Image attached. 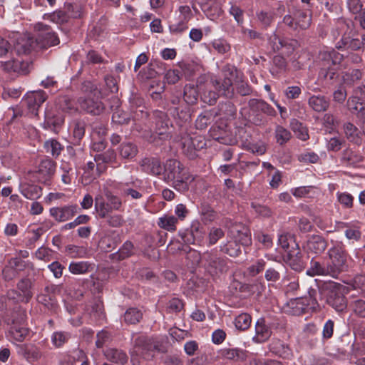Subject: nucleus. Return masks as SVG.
<instances>
[{
	"label": "nucleus",
	"mask_w": 365,
	"mask_h": 365,
	"mask_svg": "<svg viewBox=\"0 0 365 365\" xmlns=\"http://www.w3.org/2000/svg\"><path fill=\"white\" fill-rule=\"evenodd\" d=\"M133 245L130 241H126L116 253L118 259H123L133 255Z\"/></svg>",
	"instance_id": "052dcab7"
},
{
	"label": "nucleus",
	"mask_w": 365,
	"mask_h": 365,
	"mask_svg": "<svg viewBox=\"0 0 365 365\" xmlns=\"http://www.w3.org/2000/svg\"><path fill=\"white\" fill-rule=\"evenodd\" d=\"M154 114L156 118V130L153 138V142L158 145L159 141H165L170 138V132H168L169 120L164 112L155 111Z\"/></svg>",
	"instance_id": "4468645a"
},
{
	"label": "nucleus",
	"mask_w": 365,
	"mask_h": 365,
	"mask_svg": "<svg viewBox=\"0 0 365 365\" xmlns=\"http://www.w3.org/2000/svg\"><path fill=\"white\" fill-rule=\"evenodd\" d=\"M223 236L224 232L221 228L212 227L208 235L209 245H215Z\"/></svg>",
	"instance_id": "0e129e2a"
},
{
	"label": "nucleus",
	"mask_w": 365,
	"mask_h": 365,
	"mask_svg": "<svg viewBox=\"0 0 365 365\" xmlns=\"http://www.w3.org/2000/svg\"><path fill=\"white\" fill-rule=\"evenodd\" d=\"M52 226V223L50 221L44 222L41 226L36 229H31L28 230V241L27 245L32 246L34 243L39 240L41 235L49 230Z\"/></svg>",
	"instance_id": "c85d7f7f"
},
{
	"label": "nucleus",
	"mask_w": 365,
	"mask_h": 365,
	"mask_svg": "<svg viewBox=\"0 0 365 365\" xmlns=\"http://www.w3.org/2000/svg\"><path fill=\"white\" fill-rule=\"evenodd\" d=\"M341 161L346 166L356 167L363 161V157L352 150H345L342 153Z\"/></svg>",
	"instance_id": "473e14b6"
},
{
	"label": "nucleus",
	"mask_w": 365,
	"mask_h": 365,
	"mask_svg": "<svg viewBox=\"0 0 365 365\" xmlns=\"http://www.w3.org/2000/svg\"><path fill=\"white\" fill-rule=\"evenodd\" d=\"M201 258L205 262L207 271L213 277H220L228 271L227 259L216 252H206Z\"/></svg>",
	"instance_id": "0eeeda50"
},
{
	"label": "nucleus",
	"mask_w": 365,
	"mask_h": 365,
	"mask_svg": "<svg viewBox=\"0 0 365 365\" xmlns=\"http://www.w3.org/2000/svg\"><path fill=\"white\" fill-rule=\"evenodd\" d=\"M64 123V116L56 106H47L45 110L43 128L54 133H58Z\"/></svg>",
	"instance_id": "9b49d317"
},
{
	"label": "nucleus",
	"mask_w": 365,
	"mask_h": 365,
	"mask_svg": "<svg viewBox=\"0 0 365 365\" xmlns=\"http://www.w3.org/2000/svg\"><path fill=\"white\" fill-rule=\"evenodd\" d=\"M141 167L144 172L153 175H160L164 169L161 166L160 160L154 158L143 160Z\"/></svg>",
	"instance_id": "bb28decb"
},
{
	"label": "nucleus",
	"mask_w": 365,
	"mask_h": 365,
	"mask_svg": "<svg viewBox=\"0 0 365 365\" xmlns=\"http://www.w3.org/2000/svg\"><path fill=\"white\" fill-rule=\"evenodd\" d=\"M56 164L48 158L41 160L35 173V178L39 182L49 185L55 173Z\"/></svg>",
	"instance_id": "2eb2a0df"
},
{
	"label": "nucleus",
	"mask_w": 365,
	"mask_h": 365,
	"mask_svg": "<svg viewBox=\"0 0 365 365\" xmlns=\"http://www.w3.org/2000/svg\"><path fill=\"white\" fill-rule=\"evenodd\" d=\"M274 135L276 142L280 145L287 143L292 138L290 131L279 125L276 126Z\"/></svg>",
	"instance_id": "37998d69"
},
{
	"label": "nucleus",
	"mask_w": 365,
	"mask_h": 365,
	"mask_svg": "<svg viewBox=\"0 0 365 365\" xmlns=\"http://www.w3.org/2000/svg\"><path fill=\"white\" fill-rule=\"evenodd\" d=\"M45 148L53 157L58 158L63 149V146L56 140L51 139L45 142Z\"/></svg>",
	"instance_id": "49530a36"
},
{
	"label": "nucleus",
	"mask_w": 365,
	"mask_h": 365,
	"mask_svg": "<svg viewBox=\"0 0 365 365\" xmlns=\"http://www.w3.org/2000/svg\"><path fill=\"white\" fill-rule=\"evenodd\" d=\"M311 23V17L305 12L302 11H297L295 13V26L297 29H307Z\"/></svg>",
	"instance_id": "a18cd8bd"
},
{
	"label": "nucleus",
	"mask_w": 365,
	"mask_h": 365,
	"mask_svg": "<svg viewBox=\"0 0 365 365\" xmlns=\"http://www.w3.org/2000/svg\"><path fill=\"white\" fill-rule=\"evenodd\" d=\"M43 19L50 21L56 24H63L68 21V16L63 11L58 10L53 13L45 14L43 16Z\"/></svg>",
	"instance_id": "ea45409f"
},
{
	"label": "nucleus",
	"mask_w": 365,
	"mask_h": 365,
	"mask_svg": "<svg viewBox=\"0 0 365 365\" xmlns=\"http://www.w3.org/2000/svg\"><path fill=\"white\" fill-rule=\"evenodd\" d=\"M309 106L316 112L326 111L329 106V101L324 96L313 95L308 100Z\"/></svg>",
	"instance_id": "c756f323"
},
{
	"label": "nucleus",
	"mask_w": 365,
	"mask_h": 365,
	"mask_svg": "<svg viewBox=\"0 0 365 365\" xmlns=\"http://www.w3.org/2000/svg\"><path fill=\"white\" fill-rule=\"evenodd\" d=\"M119 153L123 158L132 159L136 156L138 148L132 143H123L119 148Z\"/></svg>",
	"instance_id": "e433bc0d"
},
{
	"label": "nucleus",
	"mask_w": 365,
	"mask_h": 365,
	"mask_svg": "<svg viewBox=\"0 0 365 365\" xmlns=\"http://www.w3.org/2000/svg\"><path fill=\"white\" fill-rule=\"evenodd\" d=\"M344 130L347 139L356 143L359 140V131L358 128L351 123H346L344 125Z\"/></svg>",
	"instance_id": "8fccbe9b"
},
{
	"label": "nucleus",
	"mask_w": 365,
	"mask_h": 365,
	"mask_svg": "<svg viewBox=\"0 0 365 365\" xmlns=\"http://www.w3.org/2000/svg\"><path fill=\"white\" fill-rule=\"evenodd\" d=\"M347 106L353 113H361L364 110L363 104L357 97L349 98L347 101Z\"/></svg>",
	"instance_id": "e2e57ef3"
},
{
	"label": "nucleus",
	"mask_w": 365,
	"mask_h": 365,
	"mask_svg": "<svg viewBox=\"0 0 365 365\" xmlns=\"http://www.w3.org/2000/svg\"><path fill=\"white\" fill-rule=\"evenodd\" d=\"M361 42H360L358 39L350 40L349 37H342L341 41H339L336 46L338 48H341L342 47L348 46V47L353 50H357L361 47Z\"/></svg>",
	"instance_id": "680f3d73"
},
{
	"label": "nucleus",
	"mask_w": 365,
	"mask_h": 365,
	"mask_svg": "<svg viewBox=\"0 0 365 365\" xmlns=\"http://www.w3.org/2000/svg\"><path fill=\"white\" fill-rule=\"evenodd\" d=\"M165 180L173 182V187L180 192H187L195 178L178 160L169 159L164 165Z\"/></svg>",
	"instance_id": "f257e3e1"
},
{
	"label": "nucleus",
	"mask_w": 365,
	"mask_h": 365,
	"mask_svg": "<svg viewBox=\"0 0 365 365\" xmlns=\"http://www.w3.org/2000/svg\"><path fill=\"white\" fill-rule=\"evenodd\" d=\"M198 93L194 85L188 84L184 88V99L188 104H195L197 100Z\"/></svg>",
	"instance_id": "5fc2aeb1"
},
{
	"label": "nucleus",
	"mask_w": 365,
	"mask_h": 365,
	"mask_svg": "<svg viewBox=\"0 0 365 365\" xmlns=\"http://www.w3.org/2000/svg\"><path fill=\"white\" fill-rule=\"evenodd\" d=\"M309 299L297 298L289 300L284 307L285 312L292 315H300L309 309Z\"/></svg>",
	"instance_id": "412c9836"
},
{
	"label": "nucleus",
	"mask_w": 365,
	"mask_h": 365,
	"mask_svg": "<svg viewBox=\"0 0 365 365\" xmlns=\"http://www.w3.org/2000/svg\"><path fill=\"white\" fill-rule=\"evenodd\" d=\"M291 128L299 139L305 141L309 138L307 128L297 120L293 119L291 121Z\"/></svg>",
	"instance_id": "79ce46f5"
},
{
	"label": "nucleus",
	"mask_w": 365,
	"mask_h": 365,
	"mask_svg": "<svg viewBox=\"0 0 365 365\" xmlns=\"http://www.w3.org/2000/svg\"><path fill=\"white\" fill-rule=\"evenodd\" d=\"M107 185H103L102 193L95 196V210L101 218H106L114 211H120L123 207L122 200L113 194Z\"/></svg>",
	"instance_id": "f03ea898"
},
{
	"label": "nucleus",
	"mask_w": 365,
	"mask_h": 365,
	"mask_svg": "<svg viewBox=\"0 0 365 365\" xmlns=\"http://www.w3.org/2000/svg\"><path fill=\"white\" fill-rule=\"evenodd\" d=\"M69 130L73 143L78 144L85 135L86 124L81 120H74L70 124Z\"/></svg>",
	"instance_id": "7c9ffc66"
},
{
	"label": "nucleus",
	"mask_w": 365,
	"mask_h": 365,
	"mask_svg": "<svg viewBox=\"0 0 365 365\" xmlns=\"http://www.w3.org/2000/svg\"><path fill=\"white\" fill-rule=\"evenodd\" d=\"M251 206L255 212L261 217H269L272 215L271 210L267 206L256 202H252Z\"/></svg>",
	"instance_id": "774afa93"
},
{
	"label": "nucleus",
	"mask_w": 365,
	"mask_h": 365,
	"mask_svg": "<svg viewBox=\"0 0 365 365\" xmlns=\"http://www.w3.org/2000/svg\"><path fill=\"white\" fill-rule=\"evenodd\" d=\"M116 155L113 149H108L106 151L98 153L94 156V160L96 163V172L100 175L106 169L105 164H108L115 160Z\"/></svg>",
	"instance_id": "4be33fe9"
},
{
	"label": "nucleus",
	"mask_w": 365,
	"mask_h": 365,
	"mask_svg": "<svg viewBox=\"0 0 365 365\" xmlns=\"http://www.w3.org/2000/svg\"><path fill=\"white\" fill-rule=\"evenodd\" d=\"M91 264L88 262H72L68 269L73 274H83L88 272Z\"/></svg>",
	"instance_id": "3c124183"
},
{
	"label": "nucleus",
	"mask_w": 365,
	"mask_h": 365,
	"mask_svg": "<svg viewBox=\"0 0 365 365\" xmlns=\"http://www.w3.org/2000/svg\"><path fill=\"white\" fill-rule=\"evenodd\" d=\"M105 356L108 361L121 365L125 364L128 360L125 353L116 349H107Z\"/></svg>",
	"instance_id": "f704fd0d"
},
{
	"label": "nucleus",
	"mask_w": 365,
	"mask_h": 365,
	"mask_svg": "<svg viewBox=\"0 0 365 365\" xmlns=\"http://www.w3.org/2000/svg\"><path fill=\"white\" fill-rule=\"evenodd\" d=\"M19 191L26 198L31 200H36L42 195L41 187L33 184H21Z\"/></svg>",
	"instance_id": "cd10ccee"
},
{
	"label": "nucleus",
	"mask_w": 365,
	"mask_h": 365,
	"mask_svg": "<svg viewBox=\"0 0 365 365\" xmlns=\"http://www.w3.org/2000/svg\"><path fill=\"white\" fill-rule=\"evenodd\" d=\"M31 287V282L29 279H23L17 284V288L20 292H21V296L26 299V302H28V300L32 297Z\"/></svg>",
	"instance_id": "864d4df0"
},
{
	"label": "nucleus",
	"mask_w": 365,
	"mask_h": 365,
	"mask_svg": "<svg viewBox=\"0 0 365 365\" xmlns=\"http://www.w3.org/2000/svg\"><path fill=\"white\" fill-rule=\"evenodd\" d=\"M321 294L326 297L327 303L336 312H341L346 309L347 306L346 300L336 283L329 282L324 284L322 287Z\"/></svg>",
	"instance_id": "423d86ee"
},
{
	"label": "nucleus",
	"mask_w": 365,
	"mask_h": 365,
	"mask_svg": "<svg viewBox=\"0 0 365 365\" xmlns=\"http://www.w3.org/2000/svg\"><path fill=\"white\" fill-rule=\"evenodd\" d=\"M328 255L329 261L327 265L329 269V275L336 277L347 268L348 254L342 245L337 244L328 250Z\"/></svg>",
	"instance_id": "39448f33"
},
{
	"label": "nucleus",
	"mask_w": 365,
	"mask_h": 365,
	"mask_svg": "<svg viewBox=\"0 0 365 365\" xmlns=\"http://www.w3.org/2000/svg\"><path fill=\"white\" fill-rule=\"evenodd\" d=\"M189 230L194 236V238L197 240V243H200L202 241L205 235V230L199 222H193L191 225L190 230Z\"/></svg>",
	"instance_id": "bf43d9fd"
},
{
	"label": "nucleus",
	"mask_w": 365,
	"mask_h": 365,
	"mask_svg": "<svg viewBox=\"0 0 365 365\" xmlns=\"http://www.w3.org/2000/svg\"><path fill=\"white\" fill-rule=\"evenodd\" d=\"M250 110L253 112H260L269 116H275L276 111L269 104L261 99H250L248 102Z\"/></svg>",
	"instance_id": "b1692460"
},
{
	"label": "nucleus",
	"mask_w": 365,
	"mask_h": 365,
	"mask_svg": "<svg viewBox=\"0 0 365 365\" xmlns=\"http://www.w3.org/2000/svg\"><path fill=\"white\" fill-rule=\"evenodd\" d=\"M107 185L112 188L120 191L124 197H130L132 200H138L142 197L140 192L142 189L141 181L136 178L131 177L126 182H115L108 180Z\"/></svg>",
	"instance_id": "6e6552de"
},
{
	"label": "nucleus",
	"mask_w": 365,
	"mask_h": 365,
	"mask_svg": "<svg viewBox=\"0 0 365 365\" xmlns=\"http://www.w3.org/2000/svg\"><path fill=\"white\" fill-rule=\"evenodd\" d=\"M278 320L267 321L264 318H259L255 324V335L252 340L256 343H263L267 341L272 334V330L281 328Z\"/></svg>",
	"instance_id": "9d476101"
},
{
	"label": "nucleus",
	"mask_w": 365,
	"mask_h": 365,
	"mask_svg": "<svg viewBox=\"0 0 365 365\" xmlns=\"http://www.w3.org/2000/svg\"><path fill=\"white\" fill-rule=\"evenodd\" d=\"M307 274L309 276L315 275H329V267L322 266L319 262L312 259L310 267L307 270Z\"/></svg>",
	"instance_id": "58836bf2"
},
{
	"label": "nucleus",
	"mask_w": 365,
	"mask_h": 365,
	"mask_svg": "<svg viewBox=\"0 0 365 365\" xmlns=\"http://www.w3.org/2000/svg\"><path fill=\"white\" fill-rule=\"evenodd\" d=\"M178 223V219L173 215H164L159 217L158 221V225L170 232H173L177 230V224Z\"/></svg>",
	"instance_id": "2f4dec72"
},
{
	"label": "nucleus",
	"mask_w": 365,
	"mask_h": 365,
	"mask_svg": "<svg viewBox=\"0 0 365 365\" xmlns=\"http://www.w3.org/2000/svg\"><path fill=\"white\" fill-rule=\"evenodd\" d=\"M224 78L220 80L212 81V85L221 96L227 98H231L234 93L233 82L234 77L237 76L236 68L230 65H227L223 68Z\"/></svg>",
	"instance_id": "1a4fd4ad"
},
{
	"label": "nucleus",
	"mask_w": 365,
	"mask_h": 365,
	"mask_svg": "<svg viewBox=\"0 0 365 365\" xmlns=\"http://www.w3.org/2000/svg\"><path fill=\"white\" fill-rule=\"evenodd\" d=\"M142 312L136 308L128 309L124 314V320L128 324H135L142 318Z\"/></svg>",
	"instance_id": "603ef678"
},
{
	"label": "nucleus",
	"mask_w": 365,
	"mask_h": 365,
	"mask_svg": "<svg viewBox=\"0 0 365 365\" xmlns=\"http://www.w3.org/2000/svg\"><path fill=\"white\" fill-rule=\"evenodd\" d=\"M71 338V334L68 332L59 331L53 333L51 337L52 344L56 348H60L68 342Z\"/></svg>",
	"instance_id": "a19ab883"
},
{
	"label": "nucleus",
	"mask_w": 365,
	"mask_h": 365,
	"mask_svg": "<svg viewBox=\"0 0 365 365\" xmlns=\"http://www.w3.org/2000/svg\"><path fill=\"white\" fill-rule=\"evenodd\" d=\"M251 323L252 317L247 313H241L235 319V326L239 330H247L250 327Z\"/></svg>",
	"instance_id": "c03bdc74"
},
{
	"label": "nucleus",
	"mask_w": 365,
	"mask_h": 365,
	"mask_svg": "<svg viewBox=\"0 0 365 365\" xmlns=\"http://www.w3.org/2000/svg\"><path fill=\"white\" fill-rule=\"evenodd\" d=\"M34 41L31 38L19 39L13 46L14 55H21L30 53Z\"/></svg>",
	"instance_id": "72a5a7b5"
},
{
	"label": "nucleus",
	"mask_w": 365,
	"mask_h": 365,
	"mask_svg": "<svg viewBox=\"0 0 365 365\" xmlns=\"http://www.w3.org/2000/svg\"><path fill=\"white\" fill-rule=\"evenodd\" d=\"M112 120L117 124H127L130 121V118L123 110L117 109L113 113Z\"/></svg>",
	"instance_id": "69168bd1"
},
{
	"label": "nucleus",
	"mask_w": 365,
	"mask_h": 365,
	"mask_svg": "<svg viewBox=\"0 0 365 365\" xmlns=\"http://www.w3.org/2000/svg\"><path fill=\"white\" fill-rule=\"evenodd\" d=\"M278 245L287 252L286 262L297 271H301L303 265L301 262V252L295 242L294 236L290 232H282L278 235Z\"/></svg>",
	"instance_id": "7ed1b4c3"
},
{
	"label": "nucleus",
	"mask_w": 365,
	"mask_h": 365,
	"mask_svg": "<svg viewBox=\"0 0 365 365\" xmlns=\"http://www.w3.org/2000/svg\"><path fill=\"white\" fill-rule=\"evenodd\" d=\"M221 250L230 257H237L240 252V247L236 241H230L220 247Z\"/></svg>",
	"instance_id": "6e6d98bb"
},
{
	"label": "nucleus",
	"mask_w": 365,
	"mask_h": 365,
	"mask_svg": "<svg viewBox=\"0 0 365 365\" xmlns=\"http://www.w3.org/2000/svg\"><path fill=\"white\" fill-rule=\"evenodd\" d=\"M26 267L25 262L20 258H11L2 270V275L5 280L10 281L19 275L20 271Z\"/></svg>",
	"instance_id": "a211bd4d"
},
{
	"label": "nucleus",
	"mask_w": 365,
	"mask_h": 365,
	"mask_svg": "<svg viewBox=\"0 0 365 365\" xmlns=\"http://www.w3.org/2000/svg\"><path fill=\"white\" fill-rule=\"evenodd\" d=\"M181 76V71L178 69L169 70L165 75V80L169 84H175L180 79Z\"/></svg>",
	"instance_id": "338daca9"
},
{
	"label": "nucleus",
	"mask_w": 365,
	"mask_h": 365,
	"mask_svg": "<svg viewBox=\"0 0 365 365\" xmlns=\"http://www.w3.org/2000/svg\"><path fill=\"white\" fill-rule=\"evenodd\" d=\"M100 94L99 91L95 89L93 92L89 93L86 97H81L78 100L81 108L93 115L101 114L105 107L99 98Z\"/></svg>",
	"instance_id": "ddd939ff"
},
{
	"label": "nucleus",
	"mask_w": 365,
	"mask_h": 365,
	"mask_svg": "<svg viewBox=\"0 0 365 365\" xmlns=\"http://www.w3.org/2000/svg\"><path fill=\"white\" fill-rule=\"evenodd\" d=\"M230 234L237 244L248 246L252 242L250 230L242 225H233L230 230Z\"/></svg>",
	"instance_id": "aec40b11"
},
{
	"label": "nucleus",
	"mask_w": 365,
	"mask_h": 365,
	"mask_svg": "<svg viewBox=\"0 0 365 365\" xmlns=\"http://www.w3.org/2000/svg\"><path fill=\"white\" fill-rule=\"evenodd\" d=\"M47 98V95L43 91H36L28 93L24 98L22 103L25 105L29 112L37 116L38 108L41 104L45 102Z\"/></svg>",
	"instance_id": "dca6fc26"
},
{
	"label": "nucleus",
	"mask_w": 365,
	"mask_h": 365,
	"mask_svg": "<svg viewBox=\"0 0 365 365\" xmlns=\"http://www.w3.org/2000/svg\"><path fill=\"white\" fill-rule=\"evenodd\" d=\"M13 46L6 39L0 38V58L14 59Z\"/></svg>",
	"instance_id": "09e8293b"
},
{
	"label": "nucleus",
	"mask_w": 365,
	"mask_h": 365,
	"mask_svg": "<svg viewBox=\"0 0 365 365\" xmlns=\"http://www.w3.org/2000/svg\"><path fill=\"white\" fill-rule=\"evenodd\" d=\"M76 205H69L62 207H54L49 210L50 215L58 222H66L78 213Z\"/></svg>",
	"instance_id": "f3484780"
},
{
	"label": "nucleus",
	"mask_w": 365,
	"mask_h": 365,
	"mask_svg": "<svg viewBox=\"0 0 365 365\" xmlns=\"http://www.w3.org/2000/svg\"><path fill=\"white\" fill-rule=\"evenodd\" d=\"M100 131L98 133L94 131L93 134V143L91 145V149L93 151L101 152L104 150L106 148V143L103 138L100 136V133L102 135H105L106 134V131L105 128H100Z\"/></svg>",
	"instance_id": "4c0bfd02"
},
{
	"label": "nucleus",
	"mask_w": 365,
	"mask_h": 365,
	"mask_svg": "<svg viewBox=\"0 0 365 365\" xmlns=\"http://www.w3.org/2000/svg\"><path fill=\"white\" fill-rule=\"evenodd\" d=\"M322 60V68L319 76L320 78L333 81L337 78L336 66L343 60V55L334 49L322 51L319 54Z\"/></svg>",
	"instance_id": "20e7f679"
},
{
	"label": "nucleus",
	"mask_w": 365,
	"mask_h": 365,
	"mask_svg": "<svg viewBox=\"0 0 365 365\" xmlns=\"http://www.w3.org/2000/svg\"><path fill=\"white\" fill-rule=\"evenodd\" d=\"M175 14L177 15L176 22L170 24L169 29L173 34H182L188 29V22L192 19L193 14L187 5L180 6Z\"/></svg>",
	"instance_id": "f8f14e48"
},
{
	"label": "nucleus",
	"mask_w": 365,
	"mask_h": 365,
	"mask_svg": "<svg viewBox=\"0 0 365 365\" xmlns=\"http://www.w3.org/2000/svg\"><path fill=\"white\" fill-rule=\"evenodd\" d=\"M134 351L145 359L153 357V351L155 349L150 339L146 336H138L135 340Z\"/></svg>",
	"instance_id": "6ab92c4d"
},
{
	"label": "nucleus",
	"mask_w": 365,
	"mask_h": 365,
	"mask_svg": "<svg viewBox=\"0 0 365 365\" xmlns=\"http://www.w3.org/2000/svg\"><path fill=\"white\" fill-rule=\"evenodd\" d=\"M327 247V241L319 235L311 236L306 244L307 251L316 255L322 253L326 250Z\"/></svg>",
	"instance_id": "5701e85b"
},
{
	"label": "nucleus",
	"mask_w": 365,
	"mask_h": 365,
	"mask_svg": "<svg viewBox=\"0 0 365 365\" xmlns=\"http://www.w3.org/2000/svg\"><path fill=\"white\" fill-rule=\"evenodd\" d=\"M315 190L314 186H302L292 189V193L298 198L312 197L315 194Z\"/></svg>",
	"instance_id": "de8ad7c7"
},
{
	"label": "nucleus",
	"mask_w": 365,
	"mask_h": 365,
	"mask_svg": "<svg viewBox=\"0 0 365 365\" xmlns=\"http://www.w3.org/2000/svg\"><path fill=\"white\" fill-rule=\"evenodd\" d=\"M9 336L16 341H23L29 335V329L23 324H14L9 329Z\"/></svg>",
	"instance_id": "c9c22d12"
},
{
	"label": "nucleus",
	"mask_w": 365,
	"mask_h": 365,
	"mask_svg": "<svg viewBox=\"0 0 365 365\" xmlns=\"http://www.w3.org/2000/svg\"><path fill=\"white\" fill-rule=\"evenodd\" d=\"M282 46V48L280 49V51H282V53L289 56L292 54L294 51V50L299 46V43L298 41L294 39L283 38Z\"/></svg>",
	"instance_id": "4d7b16f0"
},
{
	"label": "nucleus",
	"mask_w": 365,
	"mask_h": 365,
	"mask_svg": "<svg viewBox=\"0 0 365 365\" xmlns=\"http://www.w3.org/2000/svg\"><path fill=\"white\" fill-rule=\"evenodd\" d=\"M362 77V73L359 69H353L349 71L343 76L344 82L346 84L351 85L360 80Z\"/></svg>",
	"instance_id": "13d9d810"
},
{
	"label": "nucleus",
	"mask_w": 365,
	"mask_h": 365,
	"mask_svg": "<svg viewBox=\"0 0 365 365\" xmlns=\"http://www.w3.org/2000/svg\"><path fill=\"white\" fill-rule=\"evenodd\" d=\"M198 138V137L192 138L189 136L182 138V149L191 156L195 155V150L202 149L205 145V143L199 140Z\"/></svg>",
	"instance_id": "a878e982"
},
{
	"label": "nucleus",
	"mask_w": 365,
	"mask_h": 365,
	"mask_svg": "<svg viewBox=\"0 0 365 365\" xmlns=\"http://www.w3.org/2000/svg\"><path fill=\"white\" fill-rule=\"evenodd\" d=\"M219 356L227 360L235 361H244L246 359L245 351L240 348H223L219 351Z\"/></svg>",
	"instance_id": "393cba45"
}]
</instances>
